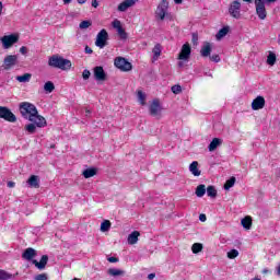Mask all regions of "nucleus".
Wrapping results in <instances>:
<instances>
[{"instance_id":"33","label":"nucleus","mask_w":280,"mask_h":280,"mask_svg":"<svg viewBox=\"0 0 280 280\" xmlns=\"http://www.w3.org/2000/svg\"><path fill=\"white\" fill-rule=\"evenodd\" d=\"M55 89H56V85H54V82L51 81H47L44 84V91H46V93H54Z\"/></svg>"},{"instance_id":"36","label":"nucleus","mask_w":280,"mask_h":280,"mask_svg":"<svg viewBox=\"0 0 280 280\" xmlns=\"http://www.w3.org/2000/svg\"><path fill=\"white\" fill-rule=\"evenodd\" d=\"M235 177H231L230 179H228L224 184V189L229 191V189H231V187L235 185Z\"/></svg>"},{"instance_id":"59","label":"nucleus","mask_w":280,"mask_h":280,"mask_svg":"<svg viewBox=\"0 0 280 280\" xmlns=\"http://www.w3.org/2000/svg\"><path fill=\"white\" fill-rule=\"evenodd\" d=\"M65 5H69L71 3V0H63Z\"/></svg>"},{"instance_id":"12","label":"nucleus","mask_w":280,"mask_h":280,"mask_svg":"<svg viewBox=\"0 0 280 280\" xmlns=\"http://www.w3.org/2000/svg\"><path fill=\"white\" fill-rule=\"evenodd\" d=\"M139 0H124L118 4V12H128L129 8H133Z\"/></svg>"},{"instance_id":"62","label":"nucleus","mask_w":280,"mask_h":280,"mask_svg":"<svg viewBox=\"0 0 280 280\" xmlns=\"http://www.w3.org/2000/svg\"><path fill=\"white\" fill-rule=\"evenodd\" d=\"M178 66H179V67H183V62H179Z\"/></svg>"},{"instance_id":"58","label":"nucleus","mask_w":280,"mask_h":280,"mask_svg":"<svg viewBox=\"0 0 280 280\" xmlns=\"http://www.w3.org/2000/svg\"><path fill=\"white\" fill-rule=\"evenodd\" d=\"M277 0H265V3H275Z\"/></svg>"},{"instance_id":"61","label":"nucleus","mask_w":280,"mask_h":280,"mask_svg":"<svg viewBox=\"0 0 280 280\" xmlns=\"http://www.w3.org/2000/svg\"><path fill=\"white\" fill-rule=\"evenodd\" d=\"M245 1L246 3H252L253 0H243Z\"/></svg>"},{"instance_id":"20","label":"nucleus","mask_w":280,"mask_h":280,"mask_svg":"<svg viewBox=\"0 0 280 280\" xmlns=\"http://www.w3.org/2000/svg\"><path fill=\"white\" fill-rule=\"evenodd\" d=\"M222 143V139L214 138L210 144L208 145L209 152H214V150H218L219 145Z\"/></svg>"},{"instance_id":"28","label":"nucleus","mask_w":280,"mask_h":280,"mask_svg":"<svg viewBox=\"0 0 280 280\" xmlns=\"http://www.w3.org/2000/svg\"><path fill=\"white\" fill-rule=\"evenodd\" d=\"M230 30L231 28L229 26H224L223 28H221L215 35L217 40H222V38H224L226 34H229Z\"/></svg>"},{"instance_id":"19","label":"nucleus","mask_w":280,"mask_h":280,"mask_svg":"<svg viewBox=\"0 0 280 280\" xmlns=\"http://www.w3.org/2000/svg\"><path fill=\"white\" fill-rule=\"evenodd\" d=\"M241 224L243 229H246V231H250L253 226V218L252 217H245L241 220Z\"/></svg>"},{"instance_id":"30","label":"nucleus","mask_w":280,"mask_h":280,"mask_svg":"<svg viewBox=\"0 0 280 280\" xmlns=\"http://www.w3.org/2000/svg\"><path fill=\"white\" fill-rule=\"evenodd\" d=\"M96 174H97V170L96 168H86L82 173L84 178H93V176H95Z\"/></svg>"},{"instance_id":"52","label":"nucleus","mask_w":280,"mask_h":280,"mask_svg":"<svg viewBox=\"0 0 280 280\" xmlns=\"http://www.w3.org/2000/svg\"><path fill=\"white\" fill-rule=\"evenodd\" d=\"M198 40V34L194 33L192 34V43H196Z\"/></svg>"},{"instance_id":"29","label":"nucleus","mask_w":280,"mask_h":280,"mask_svg":"<svg viewBox=\"0 0 280 280\" xmlns=\"http://www.w3.org/2000/svg\"><path fill=\"white\" fill-rule=\"evenodd\" d=\"M277 63V55L272 51H269V55L267 56V65L270 67H275Z\"/></svg>"},{"instance_id":"26","label":"nucleus","mask_w":280,"mask_h":280,"mask_svg":"<svg viewBox=\"0 0 280 280\" xmlns=\"http://www.w3.org/2000/svg\"><path fill=\"white\" fill-rule=\"evenodd\" d=\"M30 187H34L35 189H38V187H40V185L38 184V176L36 175H32L28 180H27Z\"/></svg>"},{"instance_id":"1","label":"nucleus","mask_w":280,"mask_h":280,"mask_svg":"<svg viewBox=\"0 0 280 280\" xmlns=\"http://www.w3.org/2000/svg\"><path fill=\"white\" fill-rule=\"evenodd\" d=\"M20 113L24 119H28V121H33L36 124L37 128H45L47 126V120L45 117L38 115V109L36 105L23 102L20 104Z\"/></svg>"},{"instance_id":"34","label":"nucleus","mask_w":280,"mask_h":280,"mask_svg":"<svg viewBox=\"0 0 280 280\" xmlns=\"http://www.w3.org/2000/svg\"><path fill=\"white\" fill-rule=\"evenodd\" d=\"M206 191L209 198H215L218 196V190L215 189L214 186H208Z\"/></svg>"},{"instance_id":"42","label":"nucleus","mask_w":280,"mask_h":280,"mask_svg":"<svg viewBox=\"0 0 280 280\" xmlns=\"http://www.w3.org/2000/svg\"><path fill=\"white\" fill-rule=\"evenodd\" d=\"M171 91H172V93H174L175 95H178L179 93L183 92V88H180V85H173V86L171 88Z\"/></svg>"},{"instance_id":"56","label":"nucleus","mask_w":280,"mask_h":280,"mask_svg":"<svg viewBox=\"0 0 280 280\" xmlns=\"http://www.w3.org/2000/svg\"><path fill=\"white\" fill-rule=\"evenodd\" d=\"M91 115V109H85V116L89 117Z\"/></svg>"},{"instance_id":"13","label":"nucleus","mask_w":280,"mask_h":280,"mask_svg":"<svg viewBox=\"0 0 280 280\" xmlns=\"http://www.w3.org/2000/svg\"><path fill=\"white\" fill-rule=\"evenodd\" d=\"M189 56H191V46H189V43H186L182 46L178 60H187Z\"/></svg>"},{"instance_id":"45","label":"nucleus","mask_w":280,"mask_h":280,"mask_svg":"<svg viewBox=\"0 0 280 280\" xmlns=\"http://www.w3.org/2000/svg\"><path fill=\"white\" fill-rule=\"evenodd\" d=\"M82 78L83 80H89V78H91V71L84 70L82 73Z\"/></svg>"},{"instance_id":"22","label":"nucleus","mask_w":280,"mask_h":280,"mask_svg":"<svg viewBox=\"0 0 280 280\" xmlns=\"http://www.w3.org/2000/svg\"><path fill=\"white\" fill-rule=\"evenodd\" d=\"M189 172L191 173L192 176H200L201 172L198 170V161H194L189 165Z\"/></svg>"},{"instance_id":"14","label":"nucleus","mask_w":280,"mask_h":280,"mask_svg":"<svg viewBox=\"0 0 280 280\" xmlns=\"http://www.w3.org/2000/svg\"><path fill=\"white\" fill-rule=\"evenodd\" d=\"M266 106V98L264 96H257L253 102H252V108L253 110H261Z\"/></svg>"},{"instance_id":"46","label":"nucleus","mask_w":280,"mask_h":280,"mask_svg":"<svg viewBox=\"0 0 280 280\" xmlns=\"http://www.w3.org/2000/svg\"><path fill=\"white\" fill-rule=\"evenodd\" d=\"M210 60H212V62H220V55H212Z\"/></svg>"},{"instance_id":"38","label":"nucleus","mask_w":280,"mask_h":280,"mask_svg":"<svg viewBox=\"0 0 280 280\" xmlns=\"http://www.w3.org/2000/svg\"><path fill=\"white\" fill-rule=\"evenodd\" d=\"M138 102H140L141 106H145V93L138 91Z\"/></svg>"},{"instance_id":"9","label":"nucleus","mask_w":280,"mask_h":280,"mask_svg":"<svg viewBox=\"0 0 280 280\" xmlns=\"http://www.w3.org/2000/svg\"><path fill=\"white\" fill-rule=\"evenodd\" d=\"M242 3H240V0H235L232 2L229 12L231 16H233V19H240V16H242V14L240 13Z\"/></svg>"},{"instance_id":"51","label":"nucleus","mask_w":280,"mask_h":280,"mask_svg":"<svg viewBox=\"0 0 280 280\" xmlns=\"http://www.w3.org/2000/svg\"><path fill=\"white\" fill-rule=\"evenodd\" d=\"M100 5V3L97 2V0H92V8H97Z\"/></svg>"},{"instance_id":"55","label":"nucleus","mask_w":280,"mask_h":280,"mask_svg":"<svg viewBox=\"0 0 280 280\" xmlns=\"http://www.w3.org/2000/svg\"><path fill=\"white\" fill-rule=\"evenodd\" d=\"M154 277H156V275L150 273V275L148 276V279H149V280H152V279H154Z\"/></svg>"},{"instance_id":"10","label":"nucleus","mask_w":280,"mask_h":280,"mask_svg":"<svg viewBox=\"0 0 280 280\" xmlns=\"http://www.w3.org/2000/svg\"><path fill=\"white\" fill-rule=\"evenodd\" d=\"M94 73V80L97 82H106V72L104 71V68L102 66H96L93 69Z\"/></svg>"},{"instance_id":"47","label":"nucleus","mask_w":280,"mask_h":280,"mask_svg":"<svg viewBox=\"0 0 280 280\" xmlns=\"http://www.w3.org/2000/svg\"><path fill=\"white\" fill-rule=\"evenodd\" d=\"M107 261H109V264H117V261H119V258H117V257H109V258H107Z\"/></svg>"},{"instance_id":"40","label":"nucleus","mask_w":280,"mask_h":280,"mask_svg":"<svg viewBox=\"0 0 280 280\" xmlns=\"http://www.w3.org/2000/svg\"><path fill=\"white\" fill-rule=\"evenodd\" d=\"M117 34L119 38H121V40H126V38H128V33H126V30H124V27L119 28L117 31Z\"/></svg>"},{"instance_id":"39","label":"nucleus","mask_w":280,"mask_h":280,"mask_svg":"<svg viewBox=\"0 0 280 280\" xmlns=\"http://www.w3.org/2000/svg\"><path fill=\"white\" fill-rule=\"evenodd\" d=\"M92 23L89 20L82 21L79 24L80 30H89V27H91Z\"/></svg>"},{"instance_id":"5","label":"nucleus","mask_w":280,"mask_h":280,"mask_svg":"<svg viewBox=\"0 0 280 280\" xmlns=\"http://www.w3.org/2000/svg\"><path fill=\"white\" fill-rule=\"evenodd\" d=\"M107 40H108V32L105 28H103L96 35L95 45L96 47H100V49H104L107 45Z\"/></svg>"},{"instance_id":"60","label":"nucleus","mask_w":280,"mask_h":280,"mask_svg":"<svg viewBox=\"0 0 280 280\" xmlns=\"http://www.w3.org/2000/svg\"><path fill=\"white\" fill-rule=\"evenodd\" d=\"M78 3L82 4V3H86V0H77Z\"/></svg>"},{"instance_id":"48","label":"nucleus","mask_w":280,"mask_h":280,"mask_svg":"<svg viewBox=\"0 0 280 280\" xmlns=\"http://www.w3.org/2000/svg\"><path fill=\"white\" fill-rule=\"evenodd\" d=\"M199 220H200V222H207V215L206 214H200Z\"/></svg>"},{"instance_id":"32","label":"nucleus","mask_w":280,"mask_h":280,"mask_svg":"<svg viewBox=\"0 0 280 280\" xmlns=\"http://www.w3.org/2000/svg\"><path fill=\"white\" fill-rule=\"evenodd\" d=\"M15 80H18V82H22V83L30 82V80H32V74L31 73H24L22 75H18L15 78Z\"/></svg>"},{"instance_id":"16","label":"nucleus","mask_w":280,"mask_h":280,"mask_svg":"<svg viewBox=\"0 0 280 280\" xmlns=\"http://www.w3.org/2000/svg\"><path fill=\"white\" fill-rule=\"evenodd\" d=\"M18 57L15 55H9L4 58V69L8 70L16 65Z\"/></svg>"},{"instance_id":"54","label":"nucleus","mask_w":280,"mask_h":280,"mask_svg":"<svg viewBox=\"0 0 280 280\" xmlns=\"http://www.w3.org/2000/svg\"><path fill=\"white\" fill-rule=\"evenodd\" d=\"M2 12H3V2L0 1V16H1Z\"/></svg>"},{"instance_id":"3","label":"nucleus","mask_w":280,"mask_h":280,"mask_svg":"<svg viewBox=\"0 0 280 280\" xmlns=\"http://www.w3.org/2000/svg\"><path fill=\"white\" fill-rule=\"evenodd\" d=\"M114 65L120 71H124V72L132 71V63H130L128 59L124 57H117L114 60Z\"/></svg>"},{"instance_id":"11","label":"nucleus","mask_w":280,"mask_h":280,"mask_svg":"<svg viewBox=\"0 0 280 280\" xmlns=\"http://www.w3.org/2000/svg\"><path fill=\"white\" fill-rule=\"evenodd\" d=\"M149 110H150V115L152 117H159V115H161V112L163 110V108L161 107V103L158 100H154L151 103Z\"/></svg>"},{"instance_id":"24","label":"nucleus","mask_w":280,"mask_h":280,"mask_svg":"<svg viewBox=\"0 0 280 280\" xmlns=\"http://www.w3.org/2000/svg\"><path fill=\"white\" fill-rule=\"evenodd\" d=\"M36 128H38V125H36V122H34V121H31V124L25 125L24 130H25L28 135H35Z\"/></svg>"},{"instance_id":"2","label":"nucleus","mask_w":280,"mask_h":280,"mask_svg":"<svg viewBox=\"0 0 280 280\" xmlns=\"http://www.w3.org/2000/svg\"><path fill=\"white\" fill-rule=\"evenodd\" d=\"M49 67L61 69V71H69L71 69V60L65 59L58 55H54L48 60Z\"/></svg>"},{"instance_id":"44","label":"nucleus","mask_w":280,"mask_h":280,"mask_svg":"<svg viewBox=\"0 0 280 280\" xmlns=\"http://www.w3.org/2000/svg\"><path fill=\"white\" fill-rule=\"evenodd\" d=\"M47 273H39L35 276V280H48Z\"/></svg>"},{"instance_id":"8","label":"nucleus","mask_w":280,"mask_h":280,"mask_svg":"<svg viewBox=\"0 0 280 280\" xmlns=\"http://www.w3.org/2000/svg\"><path fill=\"white\" fill-rule=\"evenodd\" d=\"M1 43H2V47L4 49H10V47H12V45H14L15 43H19V36H16V35H4L1 38Z\"/></svg>"},{"instance_id":"15","label":"nucleus","mask_w":280,"mask_h":280,"mask_svg":"<svg viewBox=\"0 0 280 280\" xmlns=\"http://www.w3.org/2000/svg\"><path fill=\"white\" fill-rule=\"evenodd\" d=\"M48 261H49V257L47 255H43L39 262L38 260L34 259L32 260V264H34V266L38 268V270H45V266H47Z\"/></svg>"},{"instance_id":"63","label":"nucleus","mask_w":280,"mask_h":280,"mask_svg":"<svg viewBox=\"0 0 280 280\" xmlns=\"http://www.w3.org/2000/svg\"><path fill=\"white\" fill-rule=\"evenodd\" d=\"M253 280H261V279H259V278H254Z\"/></svg>"},{"instance_id":"23","label":"nucleus","mask_w":280,"mask_h":280,"mask_svg":"<svg viewBox=\"0 0 280 280\" xmlns=\"http://www.w3.org/2000/svg\"><path fill=\"white\" fill-rule=\"evenodd\" d=\"M139 235H141L138 231L132 232L131 234H129L128 236V244L135 245L137 244V242H139Z\"/></svg>"},{"instance_id":"53","label":"nucleus","mask_w":280,"mask_h":280,"mask_svg":"<svg viewBox=\"0 0 280 280\" xmlns=\"http://www.w3.org/2000/svg\"><path fill=\"white\" fill-rule=\"evenodd\" d=\"M7 185H8V187L12 188V187H14L15 183L14 182H8Z\"/></svg>"},{"instance_id":"31","label":"nucleus","mask_w":280,"mask_h":280,"mask_svg":"<svg viewBox=\"0 0 280 280\" xmlns=\"http://www.w3.org/2000/svg\"><path fill=\"white\" fill-rule=\"evenodd\" d=\"M15 277V275H12L3 269H0V280H10L14 279Z\"/></svg>"},{"instance_id":"49","label":"nucleus","mask_w":280,"mask_h":280,"mask_svg":"<svg viewBox=\"0 0 280 280\" xmlns=\"http://www.w3.org/2000/svg\"><path fill=\"white\" fill-rule=\"evenodd\" d=\"M20 51H21L23 55L27 54V47L22 46V47L20 48Z\"/></svg>"},{"instance_id":"4","label":"nucleus","mask_w":280,"mask_h":280,"mask_svg":"<svg viewBox=\"0 0 280 280\" xmlns=\"http://www.w3.org/2000/svg\"><path fill=\"white\" fill-rule=\"evenodd\" d=\"M256 5V14L260 21H266V16H268V12L266 11V0H255Z\"/></svg>"},{"instance_id":"21","label":"nucleus","mask_w":280,"mask_h":280,"mask_svg":"<svg viewBox=\"0 0 280 280\" xmlns=\"http://www.w3.org/2000/svg\"><path fill=\"white\" fill-rule=\"evenodd\" d=\"M107 275H109L110 277H124V275H126V271L121 269L109 268L107 270Z\"/></svg>"},{"instance_id":"7","label":"nucleus","mask_w":280,"mask_h":280,"mask_svg":"<svg viewBox=\"0 0 280 280\" xmlns=\"http://www.w3.org/2000/svg\"><path fill=\"white\" fill-rule=\"evenodd\" d=\"M168 8H170V2H167V0H162L161 3L158 5L155 14L156 16H159L161 21H164L165 15L167 14Z\"/></svg>"},{"instance_id":"25","label":"nucleus","mask_w":280,"mask_h":280,"mask_svg":"<svg viewBox=\"0 0 280 280\" xmlns=\"http://www.w3.org/2000/svg\"><path fill=\"white\" fill-rule=\"evenodd\" d=\"M195 194L197 198H202V196L207 194V186H205V184H200L197 186Z\"/></svg>"},{"instance_id":"43","label":"nucleus","mask_w":280,"mask_h":280,"mask_svg":"<svg viewBox=\"0 0 280 280\" xmlns=\"http://www.w3.org/2000/svg\"><path fill=\"white\" fill-rule=\"evenodd\" d=\"M113 27L115 30H121V22L119 20H115L113 23H112Z\"/></svg>"},{"instance_id":"27","label":"nucleus","mask_w":280,"mask_h":280,"mask_svg":"<svg viewBox=\"0 0 280 280\" xmlns=\"http://www.w3.org/2000/svg\"><path fill=\"white\" fill-rule=\"evenodd\" d=\"M161 44H156L153 49H152V54H153V62H156V60H159V57L161 56Z\"/></svg>"},{"instance_id":"41","label":"nucleus","mask_w":280,"mask_h":280,"mask_svg":"<svg viewBox=\"0 0 280 280\" xmlns=\"http://www.w3.org/2000/svg\"><path fill=\"white\" fill-rule=\"evenodd\" d=\"M240 256V252L237 249H231L228 252L229 259H235V257Z\"/></svg>"},{"instance_id":"6","label":"nucleus","mask_w":280,"mask_h":280,"mask_svg":"<svg viewBox=\"0 0 280 280\" xmlns=\"http://www.w3.org/2000/svg\"><path fill=\"white\" fill-rule=\"evenodd\" d=\"M0 119L14 124V121H16V116L12 110H10V108L0 106Z\"/></svg>"},{"instance_id":"64","label":"nucleus","mask_w":280,"mask_h":280,"mask_svg":"<svg viewBox=\"0 0 280 280\" xmlns=\"http://www.w3.org/2000/svg\"><path fill=\"white\" fill-rule=\"evenodd\" d=\"M264 272H268V270H264Z\"/></svg>"},{"instance_id":"50","label":"nucleus","mask_w":280,"mask_h":280,"mask_svg":"<svg viewBox=\"0 0 280 280\" xmlns=\"http://www.w3.org/2000/svg\"><path fill=\"white\" fill-rule=\"evenodd\" d=\"M85 54H93V49L89 46H85Z\"/></svg>"},{"instance_id":"17","label":"nucleus","mask_w":280,"mask_h":280,"mask_svg":"<svg viewBox=\"0 0 280 280\" xmlns=\"http://www.w3.org/2000/svg\"><path fill=\"white\" fill-rule=\"evenodd\" d=\"M36 257V249L28 247L22 254V259H26V261H32Z\"/></svg>"},{"instance_id":"35","label":"nucleus","mask_w":280,"mask_h":280,"mask_svg":"<svg viewBox=\"0 0 280 280\" xmlns=\"http://www.w3.org/2000/svg\"><path fill=\"white\" fill-rule=\"evenodd\" d=\"M101 231L102 233H106L107 231H110V222L108 220H105L101 223Z\"/></svg>"},{"instance_id":"18","label":"nucleus","mask_w":280,"mask_h":280,"mask_svg":"<svg viewBox=\"0 0 280 280\" xmlns=\"http://www.w3.org/2000/svg\"><path fill=\"white\" fill-rule=\"evenodd\" d=\"M200 54L203 58H208V56H211V44L209 42H206L203 46L201 47Z\"/></svg>"},{"instance_id":"37","label":"nucleus","mask_w":280,"mask_h":280,"mask_svg":"<svg viewBox=\"0 0 280 280\" xmlns=\"http://www.w3.org/2000/svg\"><path fill=\"white\" fill-rule=\"evenodd\" d=\"M191 250L195 255H198V253H200L202 250V244H200V243L192 244Z\"/></svg>"},{"instance_id":"57","label":"nucleus","mask_w":280,"mask_h":280,"mask_svg":"<svg viewBox=\"0 0 280 280\" xmlns=\"http://www.w3.org/2000/svg\"><path fill=\"white\" fill-rule=\"evenodd\" d=\"M174 2H175L177 5H180V3H183V0H174Z\"/></svg>"}]
</instances>
